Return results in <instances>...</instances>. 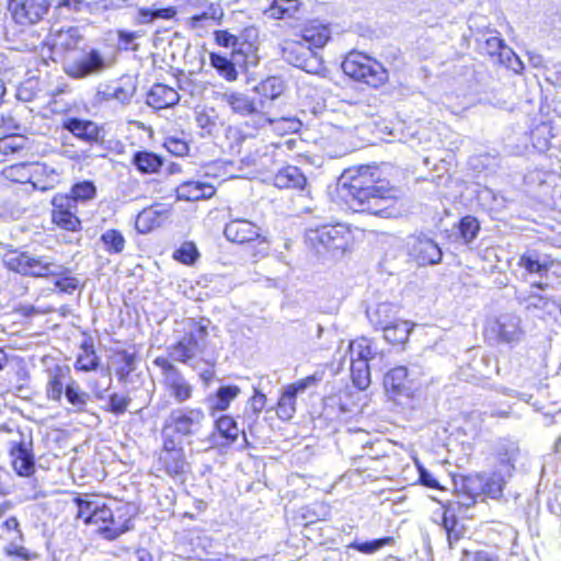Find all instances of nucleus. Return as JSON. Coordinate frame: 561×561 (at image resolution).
<instances>
[{"instance_id":"1","label":"nucleus","mask_w":561,"mask_h":561,"mask_svg":"<svg viewBox=\"0 0 561 561\" xmlns=\"http://www.w3.org/2000/svg\"><path fill=\"white\" fill-rule=\"evenodd\" d=\"M342 186L346 190V196L353 202L356 210L369 211L381 217H391L394 210L381 204H391L396 198V188L380 180L376 167L360 165L355 170L347 171L342 176Z\"/></svg>"},{"instance_id":"2","label":"nucleus","mask_w":561,"mask_h":561,"mask_svg":"<svg viewBox=\"0 0 561 561\" xmlns=\"http://www.w3.org/2000/svg\"><path fill=\"white\" fill-rule=\"evenodd\" d=\"M7 267L13 272L32 277L59 276L64 266L47 255H34L26 252H10L4 257Z\"/></svg>"},{"instance_id":"3","label":"nucleus","mask_w":561,"mask_h":561,"mask_svg":"<svg viewBox=\"0 0 561 561\" xmlns=\"http://www.w3.org/2000/svg\"><path fill=\"white\" fill-rule=\"evenodd\" d=\"M342 69L346 76L374 88L385 84L388 80V71L380 62L358 51L346 56Z\"/></svg>"},{"instance_id":"4","label":"nucleus","mask_w":561,"mask_h":561,"mask_svg":"<svg viewBox=\"0 0 561 561\" xmlns=\"http://www.w3.org/2000/svg\"><path fill=\"white\" fill-rule=\"evenodd\" d=\"M307 240L319 254L330 253L336 256L351 247L352 234L343 225L322 226L310 229L307 232Z\"/></svg>"},{"instance_id":"5","label":"nucleus","mask_w":561,"mask_h":561,"mask_svg":"<svg viewBox=\"0 0 561 561\" xmlns=\"http://www.w3.org/2000/svg\"><path fill=\"white\" fill-rule=\"evenodd\" d=\"M3 175L13 182L32 183L34 188L47 191L58 182V174L54 169L39 163L12 164L3 169Z\"/></svg>"},{"instance_id":"6","label":"nucleus","mask_w":561,"mask_h":561,"mask_svg":"<svg viewBox=\"0 0 561 561\" xmlns=\"http://www.w3.org/2000/svg\"><path fill=\"white\" fill-rule=\"evenodd\" d=\"M207 327L208 323H204V321L196 322L190 319L188 334L172 346L171 357L186 363L201 354L206 346Z\"/></svg>"},{"instance_id":"7","label":"nucleus","mask_w":561,"mask_h":561,"mask_svg":"<svg viewBox=\"0 0 561 561\" xmlns=\"http://www.w3.org/2000/svg\"><path fill=\"white\" fill-rule=\"evenodd\" d=\"M10 463L20 477H31L35 472L36 463L31 436L19 434V439L9 444Z\"/></svg>"},{"instance_id":"8","label":"nucleus","mask_w":561,"mask_h":561,"mask_svg":"<svg viewBox=\"0 0 561 561\" xmlns=\"http://www.w3.org/2000/svg\"><path fill=\"white\" fill-rule=\"evenodd\" d=\"M187 468L188 462L181 443L165 436L158 457V469L163 470L170 477H176L185 473Z\"/></svg>"},{"instance_id":"9","label":"nucleus","mask_w":561,"mask_h":561,"mask_svg":"<svg viewBox=\"0 0 561 561\" xmlns=\"http://www.w3.org/2000/svg\"><path fill=\"white\" fill-rule=\"evenodd\" d=\"M283 57L307 72H317L320 64L313 50L302 39H287L282 46Z\"/></svg>"},{"instance_id":"10","label":"nucleus","mask_w":561,"mask_h":561,"mask_svg":"<svg viewBox=\"0 0 561 561\" xmlns=\"http://www.w3.org/2000/svg\"><path fill=\"white\" fill-rule=\"evenodd\" d=\"M314 376H308L286 386L278 399L276 414L283 421H289L296 413V398L298 393L314 385Z\"/></svg>"},{"instance_id":"11","label":"nucleus","mask_w":561,"mask_h":561,"mask_svg":"<svg viewBox=\"0 0 561 561\" xmlns=\"http://www.w3.org/2000/svg\"><path fill=\"white\" fill-rule=\"evenodd\" d=\"M409 254L420 265H434L442 261V250L438 244L426 236H411L408 239Z\"/></svg>"},{"instance_id":"12","label":"nucleus","mask_w":561,"mask_h":561,"mask_svg":"<svg viewBox=\"0 0 561 561\" xmlns=\"http://www.w3.org/2000/svg\"><path fill=\"white\" fill-rule=\"evenodd\" d=\"M13 19L21 25H32L47 14L46 0H11Z\"/></svg>"},{"instance_id":"13","label":"nucleus","mask_w":561,"mask_h":561,"mask_svg":"<svg viewBox=\"0 0 561 561\" xmlns=\"http://www.w3.org/2000/svg\"><path fill=\"white\" fill-rule=\"evenodd\" d=\"M204 421L205 414L202 409L178 410L169 416L168 426L183 436H190L199 431Z\"/></svg>"},{"instance_id":"14","label":"nucleus","mask_w":561,"mask_h":561,"mask_svg":"<svg viewBox=\"0 0 561 561\" xmlns=\"http://www.w3.org/2000/svg\"><path fill=\"white\" fill-rule=\"evenodd\" d=\"M53 221L60 228L76 231L80 220L76 215L77 206L68 195H56L53 198Z\"/></svg>"},{"instance_id":"15","label":"nucleus","mask_w":561,"mask_h":561,"mask_svg":"<svg viewBox=\"0 0 561 561\" xmlns=\"http://www.w3.org/2000/svg\"><path fill=\"white\" fill-rule=\"evenodd\" d=\"M106 67L99 51L92 50L79 59L68 62L65 71L68 76L80 79L102 71Z\"/></svg>"},{"instance_id":"16","label":"nucleus","mask_w":561,"mask_h":561,"mask_svg":"<svg viewBox=\"0 0 561 561\" xmlns=\"http://www.w3.org/2000/svg\"><path fill=\"white\" fill-rule=\"evenodd\" d=\"M110 517L95 523L98 531L108 540H114L129 529V516L125 507L115 511L108 507Z\"/></svg>"},{"instance_id":"17","label":"nucleus","mask_w":561,"mask_h":561,"mask_svg":"<svg viewBox=\"0 0 561 561\" xmlns=\"http://www.w3.org/2000/svg\"><path fill=\"white\" fill-rule=\"evenodd\" d=\"M165 393L176 403H184L190 400L194 392L193 385L181 374L180 370H169L162 380Z\"/></svg>"},{"instance_id":"18","label":"nucleus","mask_w":561,"mask_h":561,"mask_svg":"<svg viewBox=\"0 0 561 561\" xmlns=\"http://www.w3.org/2000/svg\"><path fill=\"white\" fill-rule=\"evenodd\" d=\"M226 238L236 243L251 242L260 238V228L245 219H231L225 227Z\"/></svg>"},{"instance_id":"19","label":"nucleus","mask_w":561,"mask_h":561,"mask_svg":"<svg viewBox=\"0 0 561 561\" xmlns=\"http://www.w3.org/2000/svg\"><path fill=\"white\" fill-rule=\"evenodd\" d=\"M459 503L465 506H471L476 499L483 494L484 477L481 474H472L462 477L459 482H456Z\"/></svg>"},{"instance_id":"20","label":"nucleus","mask_w":561,"mask_h":561,"mask_svg":"<svg viewBox=\"0 0 561 561\" xmlns=\"http://www.w3.org/2000/svg\"><path fill=\"white\" fill-rule=\"evenodd\" d=\"M179 101L178 91L162 83L154 84L147 94V104L157 110L174 106Z\"/></svg>"},{"instance_id":"21","label":"nucleus","mask_w":561,"mask_h":561,"mask_svg":"<svg viewBox=\"0 0 561 561\" xmlns=\"http://www.w3.org/2000/svg\"><path fill=\"white\" fill-rule=\"evenodd\" d=\"M214 185L201 181H187L176 187V196L183 201H199L215 195Z\"/></svg>"},{"instance_id":"22","label":"nucleus","mask_w":561,"mask_h":561,"mask_svg":"<svg viewBox=\"0 0 561 561\" xmlns=\"http://www.w3.org/2000/svg\"><path fill=\"white\" fill-rule=\"evenodd\" d=\"M219 100L226 103L234 114L247 116L257 113L254 101L244 93L229 90L219 94Z\"/></svg>"},{"instance_id":"23","label":"nucleus","mask_w":561,"mask_h":561,"mask_svg":"<svg viewBox=\"0 0 561 561\" xmlns=\"http://www.w3.org/2000/svg\"><path fill=\"white\" fill-rule=\"evenodd\" d=\"M76 503L78 506L77 517L82 518L85 524L95 525L99 520L110 517L108 506L106 505H100L98 502L82 499H77Z\"/></svg>"},{"instance_id":"24","label":"nucleus","mask_w":561,"mask_h":561,"mask_svg":"<svg viewBox=\"0 0 561 561\" xmlns=\"http://www.w3.org/2000/svg\"><path fill=\"white\" fill-rule=\"evenodd\" d=\"M413 327L412 322L397 318L382 329L383 339L393 345L404 344L409 340Z\"/></svg>"},{"instance_id":"25","label":"nucleus","mask_w":561,"mask_h":561,"mask_svg":"<svg viewBox=\"0 0 561 561\" xmlns=\"http://www.w3.org/2000/svg\"><path fill=\"white\" fill-rule=\"evenodd\" d=\"M168 218L167 209L150 207L138 214L135 226L140 233H148Z\"/></svg>"},{"instance_id":"26","label":"nucleus","mask_w":561,"mask_h":561,"mask_svg":"<svg viewBox=\"0 0 561 561\" xmlns=\"http://www.w3.org/2000/svg\"><path fill=\"white\" fill-rule=\"evenodd\" d=\"M82 37L79 30L69 27L67 30H58L50 34V42L53 49L58 51H68L78 47Z\"/></svg>"},{"instance_id":"27","label":"nucleus","mask_w":561,"mask_h":561,"mask_svg":"<svg viewBox=\"0 0 561 561\" xmlns=\"http://www.w3.org/2000/svg\"><path fill=\"white\" fill-rule=\"evenodd\" d=\"M69 368L67 366H55L49 369L47 382V397L51 400H60L64 393L65 382L69 379Z\"/></svg>"},{"instance_id":"28","label":"nucleus","mask_w":561,"mask_h":561,"mask_svg":"<svg viewBox=\"0 0 561 561\" xmlns=\"http://www.w3.org/2000/svg\"><path fill=\"white\" fill-rule=\"evenodd\" d=\"M519 319L514 316H502L496 321L494 331L499 337L504 342L518 341L522 332L519 329Z\"/></svg>"},{"instance_id":"29","label":"nucleus","mask_w":561,"mask_h":561,"mask_svg":"<svg viewBox=\"0 0 561 561\" xmlns=\"http://www.w3.org/2000/svg\"><path fill=\"white\" fill-rule=\"evenodd\" d=\"M397 307L389 302H382L367 310L370 323L381 330L397 319Z\"/></svg>"},{"instance_id":"30","label":"nucleus","mask_w":561,"mask_h":561,"mask_svg":"<svg viewBox=\"0 0 561 561\" xmlns=\"http://www.w3.org/2000/svg\"><path fill=\"white\" fill-rule=\"evenodd\" d=\"M274 181L275 185L280 188H304L307 183V179L301 173V171L298 168L291 165H288L278 171Z\"/></svg>"},{"instance_id":"31","label":"nucleus","mask_w":561,"mask_h":561,"mask_svg":"<svg viewBox=\"0 0 561 561\" xmlns=\"http://www.w3.org/2000/svg\"><path fill=\"white\" fill-rule=\"evenodd\" d=\"M301 38L310 48H322L330 38V31L323 24L311 23L304 28Z\"/></svg>"},{"instance_id":"32","label":"nucleus","mask_w":561,"mask_h":561,"mask_svg":"<svg viewBox=\"0 0 561 561\" xmlns=\"http://www.w3.org/2000/svg\"><path fill=\"white\" fill-rule=\"evenodd\" d=\"M241 390L238 386H224L220 387L216 396L209 399V410L214 414L218 411H225L229 408L232 400H234Z\"/></svg>"},{"instance_id":"33","label":"nucleus","mask_w":561,"mask_h":561,"mask_svg":"<svg viewBox=\"0 0 561 561\" xmlns=\"http://www.w3.org/2000/svg\"><path fill=\"white\" fill-rule=\"evenodd\" d=\"M407 378L408 369L404 366L396 367L385 376V388L394 394H400L405 390Z\"/></svg>"},{"instance_id":"34","label":"nucleus","mask_w":561,"mask_h":561,"mask_svg":"<svg viewBox=\"0 0 561 561\" xmlns=\"http://www.w3.org/2000/svg\"><path fill=\"white\" fill-rule=\"evenodd\" d=\"M266 402V396L255 389L254 394L249 400V407L247 408L244 415V419L248 422L249 431H252V427L256 423L261 412L264 410Z\"/></svg>"},{"instance_id":"35","label":"nucleus","mask_w":561,"mask_h":561,"mask_svg":"<svg viewBox=\"0 0 561 561\" xmlns=\"http://www.w3.org/2000/svg\"><path fill=\"white\" fill-rule=\"evenodd\" d=\"M176 10L172 7L157 9V8H138L137 20L140 24H148L154 20H171L175 16Z\"/></svg>"},{"instance_id":"36","label":"nucleus","mask_w":561,"mask_h":561,"mask_svg":"<svg viewBox=\"0 0 561 561\" xmlns=\"http://www.w3.org/2000/svg\"><path fill=\"white\" fill-rule=\"evenodd\" d=\"M298 8V0H274L266 13L274 19H286L294 16Z\"/></svg>"},{"instance_id":"37","label":"nucleus","mask_w":561,"mask_h":561,"mask_svg":"<svg viewBox=\"0 0 561 561\" xmlns=\"http://www.w3.org/2000/svg\"><path fill=\"white\" fill-rule=\"evenodd\" d=\"M66 127L77 137L93 140L99 136L98 126L89 121L70 119Z\"/></svg>"},{"instance_id":"38","label":"nucleus","mask_w":561,"mask_h":561,"mask_svg":"<svg viewBox=\"0 0 561 561\" xmlns=\"http://www.w3.org/2000/svg\"><path fill=\"white\" fill-rule=\"evenodd\" d=\"M348 353L351 362L365 360L368 364L373 359L370 341L365 337L352 341L348 344Z\"/></svg>"},{"instance_id":"39","label":"nucleus","mask_w":561,"mask_h":561,"mask_svg":"<svg viewBox=\"0 0 561 561\" xmlns=\"http://www.w3.org/2000/svg\"><path fill=\"white\" fill-rule=\"evenodd\" d=\"M261 126L265 124H270L273 126L274 130L279 134L295 133L298 131L301 123L295 117H280L276 119L267 118L264 116L260 117Z\"/></svg>"},{"instance_id":"40","label":"nucleus","mask_w":561,"mask_h":561,"mask_svg":"<svg viewBox=\"0 0 561 561\" xmlns=\"http://www.w3.org/2000/svg\"><path fill=\"white\" fill-rule=\"evenodd\" d=\"M133 161L144 173H154L162 165V161L157 154L146 151L136 153Z\"/></svg>"},{"instance_id":"41","label":"nucleus","mask_w":561,"mask_h":561,"mask_svg":"<svg viewBox=\"0 0 561 561\" xmlns=\"http://www.w3.org/2000/svg\"><path fill=\"white\" fill-rule=\"evenodd\" d=\"M284 81L279 77H270L255 87V91L268 99H276L284 92Z\"/></svg>"},{"instance_id":"42","label":"nucleus","mask_w":561,"mask_h":561,"mask_svg":"<svg viewBox=\"0 0 561 561\" xmlns=\"http://www.w3.org/2000/svg\"><path fill=\"white\" fill-rule=\"evenodd\" d=\"M351 374L353 383L360 390L370 385L369 365L365 360L351 362Z\"/></svg>"},{"instance_id":"43","label":"nucleus","mask_w":561,"mask_h":561,"mask_svg":"<svg viewBox=\"0 0 561 561\" xmlns=\"http://www.w3.org/2000/svg\"><path fill=\"white\" fill-rule=\"evenodd\" d=\"M210 64L217 71L224 77L227 81H236L238 78V71L234 65L228 60L226 57L211 54L210 55Z\"/></svg>"},{"instance_id":"44","label":"nucleus","mask_w":561,"mask_h":561,"mask_svg":"<svg viewBox=\"0 0 561 561\" xmlns=\"http://www.w3.org/2000/svg\"><path fill=\"white\" fill-rule=\"evenodd\" d=\"M222 15L224 13L219 8H215L213 4H210L207 11L203 12L202 14L191 16L188 20V25L195 30L203 26L204 23L208 21H220Z\"/></svg>"},{"instance_id":"45","label":"nucleus","mask_w":561,"mask_h":561,"mask_svg":"<svg viewBox=\"0 0 561 561\" xmlns=\"http://www.w3.org/2000/svg\"><path fill=\"white\" fill-rule=\"evenodd\" d=\"M216 426L218 432L221 434L222 437L230 442H234L239 435V428L237 426L236 421L228 416H221L216 422Z\"/></svg>"},{"instance_id":"46","label":"nucleus","mask_w":561,"mask_h":561,"mask_svg":"<svg viewBox=\"0 0 561 561\" xmlns=\"http://www.w3.org/2000/svg\"><path fill=\"white\" fill-rule=\"evenodd\" d=\"M101 240L108 251L119 253L124 250L125 239L123 234L117 230L111 229L105 231L102 234Z\"/></svg>"},{"instance_id":"47","label":"nucleus","mask_w":561,"mask_h":561,"mask_svg":"<svg viewBox=\"0 0 561 561\" xmlns=\"http://www.w3.org/2000/svg\"><path fill=\"white\" fill-rule=\"evenodd\" d=\"M65 396L67 400L77 409L81 410L88 402L89 396L80 391L79 387L72 382L66 385Z\"/></svg>"},{"instance_id":"48","label":"nucleus","mask_w":561,"mask_h":561,"mask_svg":"<svg viewBox=\"0 0 561 561\" xmlns=\"http://www.w3.org/2000/svg\"><path fill=\"white\" fill-rule=\"evenodd\" d=\"M94 194H95L94 185L90 182H82V183L76 184L71 188V195H68V196L71 199H73L75 205L77 206V203L79 201L84 202V201L91 199V198H93Z\"/></svg>"},{"instance_id":"49","label":"nucleus","mask_w":561,"mask_h":561,"mask_svg":"<svg viewBox=\"0 0 561 561\" xmlns=\"http://www.w3.org/2000/svg\"><path fill=\"white\" fill-rule=\"evenodd\" d=\"M198 256V251L194 243L184 242L178 250L174 251L173 257L184 264H192Z\"/></svg>"},{"instance_id":"50","label":"nucleus","mask_w":561,"mask_h":561,"mask_svg":"<svg viewBox=\"0 0 561 561\" xmlns=\"http://www.w3.org/2000/svg\"><path fill=\"white\" fill-rule=\"evenodd\" d=\"M480 227L476 218L467 216L462 218L459 230L465 242H471L478 234Z\"/></svg>"},{"instance_id":"51","label":"nucleus","mask_w":561,"mask_h":561,"mask_svg":"<svg viewBox=\"0 0 561 561\" xmlns=\"http://www.w3.org/2000/svg\"><path fill=\"white\" fill-rule=\"evenodd\" d=\"M98 366V357L93 351H89L84 348L81 354H79L76 360V368L83 371H90L95 369Z\"/></svg>"},{"instance_id":"52","label":"nucleus","mask_w":561,"mask_h":561,"mask_svg":"<svg viewBox=\"0 0 561 561\" xmlns=\"http://www.w3.org/2000/svg\"><path fill=\"white\" fill-rule=\"evenodd\" d=\"M483 494H486L493 499H496L502 495L504 480L502 477L494 474L488 480L484 479Z\"/></svg>"},{"instance_id":"53","label":"nucleus","mask_w":561,"mask_h":561,"mask_svg":"<svg viewBox=\"0 0 561 561\" xmlns=\"http://www.w3.org/2000/svg\"><path fill=\"white\" fill-rule=\"evenodd\" d=\"M391 541H392V538L386 537V538L377 539V540H373V541L356 542L353 545V547L360 552L373 553V552L381 549L386 545H389Z\"/></svg>"},{"instance_id":"54","label":"nucleus","mask_w":561,"mask_h":561,"mask_svg":"<svg viewBox=\"0 0 561 561\" xmlns=\"http://www.w3.org/2000/svg\"><path fill=\"white\" fill-rule=\"evenodd\" d=\"M519 265L526 268L529 273H542L548 270L546 264H542L538 260L527 255H523L520 257Z\"/></svg>"},{"instance_id":"55","label":"nucleus","mask_w":561,"mask_h":561,"mask_svg":"<svg viewBox=\"0 0 561 561\" xmlns=\"http://www.w3.org/2000/svg\"><path fill=\"white\" fill-rule=\"evenodd\" d=\"M128 407V400L124 396L114 393L110 397V411L116 414L123 413Z\"/></svg>"},{"instance_id":"56","label":"nucleus","mask_w":561,"mask_h":561,"mask_svg":"<svg viewBox=\"0 0 561 561\" xmlns=\"http://www.w3.org/2000/svg\"><path fill=\"white\" fill-rule=\"evenodd\" d=\"M167 149L175 156H184L188 151V146L185 141L170 138L165 142Z\"/></svg>"},{"instance_id":"57","label":"nucleus","mask_w":561,"mask_h":561,"mask_svg":"<svg viewBox=\"0 0 561 561\" xmlns=\"http://www.w3.org/2000/svg\"><path fill=\"white\" fill-rule=\"evenodd\" d=\"M216 41L219 45L225 47H234L238 43L237 36L228 33L227 31L216 32Z\"/></svg>"},{"instance_id":"58","label":"nucleus","mask_w":561,"mask_h":561,"mask_svg":"<svg viewBox=\"0 0 561 561\" xmlns=\"http://www.w3.org/2000/svg\"><path fill=\"white\" fill-rule=\"evenodd\" d=\"M5 552L9 556L18 557L23 560L30 559V554H28L27 550L23 546L16 545L14 542H11L5 547Z\"/></svg>"},{"instance_id":"59","label":"nucleus","mask_w":561,"mask_h":561,"mask_svg":"<svg viewBox=\"0 0 561 561\" xmlns=\"http://www.w3.org/2000/svg\"><path fill=\"white\" fill-rule=\"evenodd\" d=\"M461 561H493L490 556L485 552H468L465 551L463 558Z\"/></svg>"},{"instance_id":"60","label":"nucleus","mask_w":561,"mask_h":561,"mask_svg":"<svg viewBox=\"0 0 561 561\" xmlns=\"http://www.w3.org/2000/svg\"><path fill=\"white\" fill-rule=\"evenodd\" d=\"M87 7V0H64V10L80 12Z\"/></svg>"},{"instance_id":"61","label":"nucleus","mask_w":561,"mask_h":561,"mask_svg":"<svg viewBox=\"0 0 561 561\" xmlns=\"http://www.w3.org/2000/svg\"><path fill=\"white\" fill-rule=\"evenodd\" d=\"M419 471L420 479L424 485L430 488H438L437 481L432 477V474L427 470H425L422 467H419Z\"/></svg>"},{"instance_id":"62","label":"nucleus","mask_w":561,"mask_h":561,"mask_svg":"<svg viewBox=\"0 0 561 561\" xmlns=\"http://www.w3.org/2000/svg\"><path fill=\"white\" fill-rule=\"evenodd\" d=\"M154 364L162 369L163 378L168 375L169 370H179L167 358L157 357Z\"/></svg>"},{"instance_id":"63","label":"nucleus","mask_w":561,"mask_h":561,"mask_svg":"<svg viewBox=\"0 0 561 561\" xmlns=\"http://www.w3.org/2000/svg\"><path fill=\"white\" fill-rule=\"evenodd\" d=\"M3 527L8 531L15 533L16 537L21 538L22 534H21V530L19 529V522L15 517H10V518L5 519L3 522Z\"/></svg>"},{"instance_id":"64","label":"nucleus","mask_w":561,"mask_h":561,"mask_svg":"<svg viewBox=\"0 0 561 561\" xmlns=\"http://www.w3.org/2000/svg\"><path fill=\"white\" fill-rule=\"evenodd\" d=\"M76 283L72 279L65 278L56 282V287L60 289V291H71L76 288Z\"/></svg>"}]
</instances>
